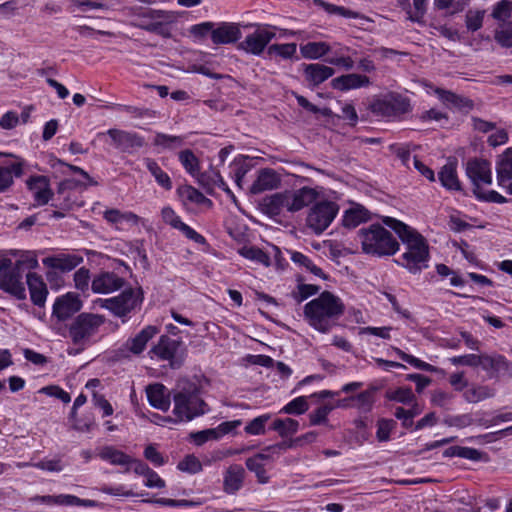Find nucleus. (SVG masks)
<instances>
[{
  "instance_id": "9d476101",
  "label": "nucleus",
  "mask_w": 512,
  "mask_h": 512,
  "mask_svg": "<svg viewBox=\"0 0 512 512\" xmlns=\"http://www.w3.org/2000/svg\"><path fill=\"white\" fill-rule=\"evenodd\" d=\"M160 329L155 325H147L133 337H129L120 347L114 351V358L118 361L128 360L133 356L141 355L149 341H151Z\"/></svg>"
},
{
  "instance_id": "ea45409f",
  "label": "nucleus",
  "mask_w": 512,
  "mask_h": 512,
  "mask_svg": "<svg viewBox=\"0 0 512 512\" xmlns=\"http://www.w3.org/2000/svg\"><path fill=\"white\" fill-rule=\"evenodd\" d=\"M299 422L292 418L276 419L271 425V429L278 432L281 437H287L298 431Z\"/></svg>"
},
{
  "instance_id": "de8ad7c7",
  "label": "nucleus",
  "mask_w": 512,
  "mask_h": 512,
  "mask_svg": "<svg viewBox=\"0 0 512 512\" xmlns=\"http://www.w3.org/2000/svg\"><path fill=\"white\" fill-rule=\"evenodd\" d=\"M240 254L245 257L246 259L256 261L258 263H261L265 266L270 265V258L269 256L260 248L258 247H243L240 250Z\"/></svg>"
},
{
  "instance_id": "e433bc0d",
  "label": "nucleus",
  "mask_w": 512,
  "mask_h": 512,
  "mask_svg": "<svg viewBox=\"0 0 512 512\" xmlns=\"http://www.w3.org/2000/svg\"><path fill=\"white\" fill-rule=\"evenodd\" d=\"M145 166L148 171L153 175L156 182L166 190L172 189V181L169 175L164 172L158 163L152 158H146L144 160Z\"/></svg>"
},
{
  "instance_id": "338daca9",
  "label": "nucleus",
  "mask_w": 512,
  "mask_h": 512,
  "mask_svg": "<svg viewBox=\"0 0 512 512\" xmlns=\"http://www.w3.org/2000/svg\"><path fill=\"white\" fill-rule=\"evenodd\" d=\"M320 290L318 285L313 284H299L298 285V294L295 295V299L298 302H302L308 297L315 295Z\"/></svg>"
},
{
  "instance_id": "a211bd4d",
  "label": "nucleus",
  "mask_w": 512,
  "mask_h": 512,
  "mask_svg": "<svg viewBox=\"0 0 512 512\" xmlns=\"http://www.w3.org/2000/svg\"><path fill=\"white\" fill-rule=\"evenodd\" d=\"M242 37L240 24L221 22L212 28L211 40L215 45H227L238 42Z\"/></svg>"
},
{
  "instance_id": "49530a36",
  "label": "nucleus",
  "mask_w": 512,
  "mask_h": 512,
  "mask_svg": "<svg viewBox=\"0 0 512 512\" xmlns=\"http://www.w3.org/2000/svg\"><path fill=\"white\" fill-rule=\"evenodd\" d=\"M174 21H175V15L172 12L170 20L169 19H161L159 21H155V25L146 27V31L155 33L164 38H170L172 36L170 24L173 23Z\"/></svg>"
},
{
  "instance_id": "dca6fc26",
  "label": "nucleus",
  "mask_w": 512,
  "mask_h": 512,
  "mask_svg": "<svg viewBox=\"0 0 512 512\" xmlns=\"http://www.w3.org/2000/svg\"><path fill=\"white\" fill-rule=\"evenodd\" d=\"M106 134L111 138L113 146L125 153H132L145 143L144 138L135 132L109 129Z\"/></svg>"
},
{
  "instance_id": "f704fd0d",
  "label": "nucleus",
  "mask_w": 512,
  "mask_h": 512,
  "mask_svg": "<svg viewBox=\"0 0 512 512\" xmlns=\"http://www.w3.org/2000/svg\"><path fill=\"white\" fill-rule=\"evenodd\" d=\"M370 219V213L361 205L347 210L343 216V225L347 228H355Z\"/></svg>"
},
{
  "instance_id": "aec40b11",
  "label": "nucleus",
  "mask_w": 512,
  "mask_h": 512,
  "mask_svg": "<svg viewBox=\"0 0 512 512\" xmlns=\"http://www.w3.org/2000/svg\"><path fill=\"white\" fill-rule=\"evenodd\" d=\"M125 283V279L114 272H101L93 278L91 289L97 294H109L122 289Z\"/></svg>"
},
{
  "instance_id": "412c9836",
  "label": "nucleus",
  "mask_w": 512,
  "mask_h": 512,
  "mask_svg": "<svg viewBox=\"0 0 512 512\" xmlns=\"http://www.w3.org/2000/svg\"><path fill=\"white\" fill-rule=\"evenodd\" d=\"M289 199V212H297L309 206L319 196L316 189L311 187H302L294 192H286Z\"/></svg>"
},
{
  "instance_id": "8fccbe9b",
  "label": "nucleus",
  "mask_w": 512,
  "mask_h": 512,
  "mask_svg": "<svg viewBox=\"0 0 512 512\" xmlns=\"http://www.w3.org/2000/svg\"><path fill=\"white\" fill-rule=\"evenodd\" d=\"M485 13V10H468L465 16L466 28L471 32L479 30L483 25Z\"/></svg>"
},
{
  "instance_id": "c756f323",
  "label": "nucleus",
  "mask_w": 512,
  "mask_h": 512,
  "mask_svg": "<svg viewBox=\"0 0 512 512\" xmlns=\"http://www.w3.org/2000/svg\"><path fill=\"white\" fill-rule=\"evenodd\" d=\"M279 184L280 178L273 169H263L251 185L250 192L252 194H259L266 190L277 188Z\"/></svg>"
},
{
  "instance_id": "f257e3e1",
  "label": "nucleus",
  "mask_w": 512,
  "mask_h": 512,
  "mask_svg": "<svg viewBox=\"0 0 512 512\" xmlns=\"http://www.w3.org/2000/svg\"><path fill=\"white\" fill-rule=\"evenodd\" d=\"M383 223L393 229L406 245L407 250L402 254V266L413 274L426 268L429 260V247L425 238L415 229L397 219L385 217Z\"/></svg>"
},
{
  "instance_id": "0e129e2a",
  "label": "nucleus",
  "mask_w": 512,
  "mask_h": 512,
  "mask_svg": "<svg viewBox=\"0 0 512 512\" xmlns=\"http://www.w3.org/2000/svg\"><path fill=\"white\" fill-rule=\"evenodd\" d=\"M479 360H480V355H476V354H466V355L454 356V357L450 358V362L453 365H464V366H469V367H473V368L479 367Z\"/></svg>"
},
{
  "instance_id": "09e8293b",
  "label": "nucleus",
  "mask_w": 512,
  "mask_h": 512,
  "mask_svg": "<svg viewBox=\"0 0 512 512\" xmlns=\"http://www.w3.org/2000/svg\"><path fill=\"white\" fill-rule=\"evenodd\" d=\"M512 14V1L510 0H501L498 2L491 13L493 19L506 23L507 19L510 18Z\"/></svg>"
},
{
  "instance_id": "a19ab883",
  "label": "nucleus",
  "mask_w": 512,
  "mask_h": 512,
  "mask_svg": "<svg viewBox=\"0 0 512 512\" xmlns=\"http://www.w3.org/2000/svg\"><path fill=\"white\" fill-rule=\"evenodd\" d=\"M153 144L163 149H175L181 147L184 144V138L181 136L156 133Z\"/></svg>"
},
{
  "instance_id": "b1692460",
  "label": "nucleus",
  "mask_w": 512,
  "mask_h": 512,
  "mask_svg": "<svg viewBox=\"0 0 512 512\" xmlns=\"http://www.w3.org/2000/svg\"><path fill=\"white\" fill-rule=\"evenodd\" d=\"M83 258L75 254H61L58 256L46 257L42 260L43 265L47 268L59 270L61 272H69L76 268Z\"/></svg>"
},
{
  "instance_id": "2eb2a0df",
  "label": "nucleus",
  "mask_w": 512,
  "mask_h": 512,
  "mask_svg": "<svg viewBox=\"0 0 512 512\" xmlns=\"http://www.w3.org/2000/svg\"><path fill=\"white\" fill-rule=\"evenodd\" d=\"M83 306L79 295L74 292H68L56 298L52 307V318L58 322H64L78 313Z\"/></svg>"
},
{
  "instance_id": "4be33fe9",
  "label": "nucleus",
  "mask_w": 512,
  "mask_h": 512,
  "mask_svg": "<svg viewBox=\"0 0 512 512\" xmlns=\"http://www.w3.org/2000/svg\"><path fill=\"white\" fill-rule=\"evenodd\" d=\"M96 456L114 466H128L132 464L133 458L113 445H104L96 449Z\"/></svg>"
},
{
  "instance_id": "5fc2aeb1",
  "label": "nucleus",
  "mask_w": 512,
  "mask_h": 512,
  "mask_svg": "<svg viewBox=\"0 0 512 512\" xmlns=\"http://www.w3.org/2000/svg\"><path fill=\"white\" fill-rule=\"evenodd\" d=\"M177 468L180 471L195 474L202 470V464L196 456L191 454L186 455L184 459L178 463Z\"/></svg>"
},
{
  "instance_id": "f03ea898",
  "label": "nucleus",
  "mask_w": 512,
  "mask_h": 512,
  "mask_svg": "<svg viewBox=\"0 0 512 512\" xmlns=\"http://www.w3.org/2000/svg\"><path fill=\"white\" fill-rule=\"evenodd\" d=\"M344 312L345 305L342 300L329 291L322 292L304 306L308 323L322 333H327L336 326Z\"/></svg>"
},
{
  "instance_id": "6e6552de",
  "label": "nucleus",
  "mask_w": 512,
  "mask_h": 512,
  "mask_svg": "<svg viewBox=\"0 0 512 512\" xmlns=\"http://www.w3.org/2000/svg\"><path fill=\"white\" fill-rule=\"evenodd\" d=\"M151 359L168 361L172 369L180 368L184 362L185 348L181 340L161 335L148 352Z\"/></svg>"
},
{
  "instance_id": "f8f14e48",
  "label": "nucleus",
  "mask_w": 512,
  "mask_h": 512,
  "mask_svg": "<svg viewBox=\"0 0 512 512\" xmlns=\"http://www.w3.org/2000/svg\"><path fill=\"white\" fill-rule=\"evenodd\" d=\"M339 210V206L332 201H321L316 203L309 211L306 223L316 234L325 231Z\"/></svg>"
},
{
  "instance_id": "cd10ccee",
  "label": "nucleus",
  "mask_w": 512,
  "mask_h": 512,
  "mask_svg": "<svg viewBox=\"0 0 512 512\" xmlns=\"http://www.w3.org/2000/svg\"><path fill=\"white\" fill-rule=\"evenodd\" d=\"M26 280L32 303L39 307H43L46 302L48 290L41 276L37 273L29 272L26 275Z\"/></svg>"
},
{
  "instance_id": "4c0bfd02",
  "label": "nucleus",
  "mask_w": 512,
  "mask_h": 512,
  "mask_svg": "<svg viewBox=\"0 0 512 512\" xmlns=\"http://www.w3.org/2000/svg\"><path fill=\"white\" fill-rule=\"evenodd\" d=\"M330 47L325 42H308L300 46V52L306 59H318L328 53Z\"/></svg>"
},
{
  "instance_id": "bf43d9fd",
  "label": "nucleus",
  "mask_w": 512,
  "mask_h": 512,
  "mask_svg": "<svg viewBox=\"0 0 512 512\" xmlns=\"http://www.w3.org/2000/svg\"><path fill=\"white\" fill-rule=\"evenodd\" d=\"M296 48L295 43L274 44L269 47L268 52L269 54L276 53L279 56L288 59L293 57L296 53Z\"/></svg>"
},
{
  "instance_id": "4d7b16f0",
  "label": "nucleus",
  "mask_w": 512,
  "mask_h": 512,
  "mask_svg": "<svg viewBox=\"0 0 512 512\" xmlns=\"http://www.w3.org/2000/svg\"><path fill=\"white\" fill-rule=\"evenodd\" d=\"M396 353L401 358V360L412 365L413 367H415L417 369H420L423 371H428V372H432L435 369L429 363H426V362L414 357L413 355L407 354L398 348L396 349Z\"/></svg>"
},
{
  "instance_id": "393cba45",
  "label": "nucleus",
  "mask_w": 512,
  "mask_h": 512,
  "mask_svg": "<svg viewBox=\"0 0 512 512\" xmlns=\"http://www.w3.org/2000/svg\"><path fill=\"white\" fill-rule=\"evenodd\" d=\"M245 474V470L241 465H230L223 476V490L227 494H235L242 488Z\"/></svg>"
},
{
  "instance_id": "37998d69",
  "label": "nucleus",
  "mask_w": 512,
  "mask_h": 512,
  "mask_svg": "<svg viewBox=\"0 0 512 512\" xmlns=\"http://www.w3.org/2000/svg\"><path fill=\"white\" fill-rule=\"evenodd\" d=\"M376 392V388L372 387L370 389H367L365 391H362L358 395L351 397V400L356 401V407L363 411V412H369L371 411L373 404H374V394Z\"/></svg>"
},
{
  "instance_id": "72a5a7b5",
  "label": "nucleus",
  "mask_w": 512,
  "mask_h": 512,
  "mask_svg": "<svg viewBox=\"0 0 512 512\" xmlns=\"http://www.w3.org/2000/svg\"><path fill=\"white\" fill-rule=\"evenodd\" d=\"M441 184L448 190H461V184L457 176L456 164L449 162L445 164L438 173Z\"/></svg>"
},
{
  "instance_id": "2f4dec72",
  "label": "nucleus",
  "mask_w": 512,
  "mask_h": 512,
  "mask_svg": "<svg viewBox=\"0 0 512 512\" xmlns=\"http://www.w3.org/2000/svg\"><path fill=\"white\" fill-rule=\"evenodd\" d=\"M177 194L184 204L193 203L197 205H212V201L209 198L191 185H182L178 187Z\"/></svg>"
},
{
  "instance_id": "69168bd1",
  "label": "nucleus",
  "mask_w": 512,
  "mask_h": 512,
  "mask_svg": "<svg viewBox=\"0 0 512 512\" xmlns=\"http://www.w3.org/2000/svg\"><path fill=\"white\" fill-rule=\"evenodd\" d=\"M321 4L325 8V10L330 14H337V15H340L345 18H357L358 17L357 12H354L350 9L343 7V6H337V5L329 4V3H325V2H321Z\"/></svg>"
},
{
  "instance_id": "603ef678",
  "label": "nucleus",
  "mask_w": 512,
  "mask_h": 512,
  "mask_svg": "<svg viewBox=\"0 0 512 512\" xmlns=\"http://www.w3.org/2000/svg\"><path fill=\"white\" fill-rule=\"evenodd\" d=\"M396 427V422L393 419L382 418L377 422L376 437L380 442H385L390 439L391 431Z\"/></svg>"
},
{
  "instance_id": "7ed1b4c3",
  "label": "nucleus",
  "mask_w": 512,
  "mask_h": 512,
  "mask_svg": "<svg viewBox=\"0 0 512 512\" xmlns=\"http://www.w3.org/2000/svg\"><path fill=\"white\" fill-rule=\"evenodd\" d=\"M200 389L195 382L180 379L173 396L175 416L174 422L191 421L208 411L207 404L200 397ZM165 422H172L170 417L162 418Z\"/></svg>"
},
{
  "instance_id": "473e14b6",
  "label": "nucleus",
  "mask_w": 512,
  "mask_h": 512,
  "mask_svg": "<svg viewBox=\"0 0 512 512\" xmlns=\"http://www.w3.org/2000/svg\"><path fill=\"white\" fill-rule=\"evenodd\" d=\"M179 161L181 162L187 173H189L192 176L199 175V183L201 185H205L206 174H199V161L195 154L190 149L183 150L179 153Z\"/></svg>"
},
{
  "instance_id": "13d9d810",
  "label": "nucleus",
  "mask_w": 512,
  "mask_h": 512,
  "mask_svg": "<svg viewBox=\"0 0 512 512\" xmlns=\"http://www.w3.org/2000/svg\"><path fill=\"white\" fill-rule=\"evenodd\" d=\"M334 409V406L331 404H324L318 407L315 411L310 413V423L312 425H319L325 423L327 421L328 414Z\"/></svg>"
},
{
  "instance_id": "0eeeda50",
  "label": "nucleus",
  "mask_w": 512,
  "mask_h": 512,
  "mask_svg": "<svg viewBox=\"0 0 512 512\" xmlns=\"http://www.w3.org/2000/svg\"><path fill=\"white\" fill-rule=\"evenodd\" d=\"M142 302V290L131 287L124 289L118 296L97 300L101 308L109 310L114 316L122 319L127 317L136 308H139Z\"/></svg>"
},
{
  "instance_id": "6ab92c4d",
  "label": "nucleus",
  "mask_w": 512,
  "mask_h": 512,
  "mask_svg": "<svg viewBox=\"0 0 512 512\" xmlns=\"http://www.w3.org/2000/svg\"><path fill=\"white\" fill-rule=\"evenodd\" d=\"M27 188L33 193L34 206H44L52 199L54 192L49 179L43 175L31 176L26 181Z\"/></svg>"
},
{
  "instance_id": "7c9ffc66",
  "label": "nucleus",
  "mask_w": 512,
  "mask_h": 512,
  "mask_svg": "<svg viewBox=\"0 0 512 512\" xmlns=\"http://www.w3.org/2000/svg\"><path fill=\"white\" fill-rule=\"evenodd\" d=\"M497 181L501 187L512 180V147L507 148L500 156L496 165Z\"/></svg>"
},
{
  "instance_id": "a18cd8bd",
  "label": "nucleus",
  "mask_w": 512,
  "mask_h": 512,
  "mask_svg": "<svg viewBox=\"0 0 512 512\" xmlns=\"http://www.w3.org/2000/svg\"><path fill=\"white\" fill-rule=\"evenodd\" d=\"M385 397L390 401H396L402 404H409L415 400V396L409 387L389 390L386 392Z\"/></svg>"
},
{
  "instance_id": "9b49d317",
  "label": "nucleus",
  "mask_w": 512,
  "mask_h": 512,
  "mask_svg": "<svg viewBox=\"0 0 512 512\" xmlns=\"http://www.w3.org/2000/svg\"><path fill=\"white\" fill-rule=\"evenodd\" d=\"M373 114L385 118H396L411 111L410 100L397 93H390L384 98L374 100L370 105Z\"/></svg>"
},
{
  "instance_id": "f3484780",
  "label": "nucleus",
  "mask_w": 512,
  "mask_h": 512,
  "mask_svg": "<svg viewBox=\"0 0 512 512\" xmlns=\"http://www.w3.org/2000/svg\"><path fill=\"white\" fill-rule=\"evenodd\" d=\"M6 156L16 159L10 165H0V194L8 192L14 185V178H19L24 174L25 160L12 153L5 154Z\"/></svg>"
},
{
  "instance_id": "5701e85b",
  "label": "nucleus",
  "mask_w": 512,
  "mask_h": 512,
  "mask_svg": "<svg viewBox=\"0 0 512 512\" xmlns=\"http://www.w3.org/2000/svg\"><path fill=\"white\" fill-rule=\"evenodd\" d=\"M370 84L371 81L368 76L357 73L341 75L331 80L332 88L339 91L368 87Z\"/></svg>"
},
{
  "instance_id": "864d4df0",
  "label": "nucleus",
  "mask_w": 512,
  "mask_h": 512,
  "mask_svg": "<svg viewBox=\"0 0 512 512\" xmlns=\"http://www.w3.org/2000/svg\"><path fill=\"white\" fill-rule=\"evenodd\" d=\"M270 419L269 414H263L254 418L245 426V432L250 435H262L265 433V424Z\"/></svg>"
},
{
  "instance_id": "79ce46f5",
  "label": "nucleus",
  "mask_w": 512,
  "mask_h": 512,
  "mask_svg": "<svg viewBox=\"0 0 512 512\" xmlns=\"http://www.w3.org/2000/svg\"><path fill=\"white\" fill-rule=\"evenodd\" d=\"M494 39L503 48L512 47V21L500 24L495 30Z\"/></svg>"
},
{
  "instance_id": "39448f33",
  "label": "nucleus",
  "mask_w": 512,
  "mask_h": 512,
  "mask_svg": "<svg viewBox=\"0 0 512 512\" xmlns=\"http://www.w3.org/2000/svg\"><path fill=\"white\" fill-rule=\"evenodd\" d=\"M362 250L374 256L394 255L399 249L396 238L380 224H372L358 231Z\"/></svg>"
},
{
  "instance_id": "a878e982",
  "label": "nucleus",
  "mask_w": 512,
  "mask_h": 512,
  "mask_svg": "<svg viewBox=\"0 0 512 512\" xmlns=\"http://www.w3.org/2000/svg\"><path fill=\"white\" fill-rule=\"evenodd\" d=\"M149 404L161 411H168L170 407V395L166 387L161 383L150 384L146 387Z\"/></svg>"
},
{
  "instance_id": "ddd939ff",
  "label": "nucleus",
  "mask_w": 512,
  "mask_h": 512,
  "mask_svg": "<svg viewBox=\"0 0 512 512\" xmlns=\"http://www.w3.org/2000/svg\"><path fill=\"white\" fill-rule=\"evenodd\" d=\"M275 36L276 34L270 26L258 25L253 33L247 35L243 41L237 44V49L258 56L263 53Z\"/></svg>"
},
{
  "instance_id": "680f3d73",
  "label": "nucleus",
  "mask_w": 512,
  "mask_h": 512,
  "mask_svg": "<svg viewBox=\"0 0 512 512\" xmlns=\"http://www.w3.org/2000/svg\"><path fill=\"white\" fill-rule=\"evenodd\" d=\"M89 280H90V272H89V269H87L85 267L79 268L74 273L75 287L82 292H85L86 290H88Z\"/></svg>"
},
{
  "instance_id": "e2e57ef3",
  "label": "nucleus",
  "mask_w": 512,
  "mask_h": 512,
  "mask_svg": "<svg viewBox=\"0 0 512 512\" xmlns=\"http://www.w3.org/2000/svg\"><path fill=\"white\" fill-rule=\"evenodd\" d=\"M425 2L426 0H413L414 11L411 9L407 11V19L412 22H422V18L426 11Z\"/></svg>"
},
{
  "instance_id": "1a4fd4ad",
  "label": "nucleus",
  "mask_w": 512,
  "mask_h": 512,
  "mask_svg": "<svg viewBox=\"0 0 512 512\" xmlns=\"http://www.w3.org/2000/svg\"><path fill=\"white\" fill-rule=\"evenodd\" d=\"M24 261L18 260L13 266L9 258L0 259V288L18 299L25 298V287L22 282L21 268Z\"/></svg>"
},
{
  "instance_id": "c9c22d12",
  "label": "nucleus",
  "mask_w": 512,
  "mask_h": 512,
  "mask_svg": "<svg viewBox=\"0 0 512 512\" xmlns=\"http://www.w3.org/2000/svg\"><path fill=\"white\" fill-rule=\"evenodd\" d=\"M495 389L487 385L472 386L463 393L464 399L469 403H477L495 396Z\"/></svg>"
},
{
  "instance_id": "58836bf2",
  "label": "nucleus",
  "mask_w": 512,
  "mask_h": 512,
  "mask_svg": "<svg viewBox=\"0 0 512 512\" xmlns=\"http://www.w3.org/2000/svg\"><path fill=\"white\" fill-rule=\"evenodd\" d=\"M317 438V433L314 431H310L306 434H303L299 437L291 439L289 442H282L279 444H275L267 448V450H285L287 448H295L301 447L305 444L313 443Z\"/></svg>"
},
{
  "instance_id": "774afa93",
  "label": "nucleus",
  "mask_w": 512,
  "mask_h": 512,
  "mask_svg": "<svg viewBox=\"0 0 512 512\" xmlns=\"http://www.w3.org/2000/svg\"><path fill=\"white\" fill-rule=\"evenodd\" d=\"M161 216H162L163 221L166 224H168L171 227H173L174 229H177L180 226V224L182 223L180 217L169 206L164 207L162 209Z\"/></svg>"
},
{
  "instance_id": "bb28decb",
  "label": "nucleus",
  "mask_w": 512,
  "mask_h": 512,
  "mask_svg": "<svg viewBox=\"0 0 512 512\" xmlns=\"http://www.w3.org/2000/svg\"><path fill=\"white\" fill-rule=\"evenodd\" d=\"M306 81L312 86H318L332 77L335 70L320 63L303 64Z\"/></svg>"
},
{
  "instance_id": "6e6d98bb",
  "label": "nucleus",
  "mask_w": 512,
  "mask_h": 512,
  "mask_svg": "<svg viewBox=\"0 0 512 512\" xmlns=\"http://www.w3.org/2000/svg\"><path fill=\"white\" fill-rule=\"evenodd\" d=\"M309 408L307 400L304 396L297 397L285 405L282 409L284 413L301 415Z\"/></svg>"
},
{
  "instance_id": "052dcab7",
  "label": "nucleus",
  "mask_w": 512,
  "mask_h": 512,
  "mask_svg": "<svg viewBox=\"0 0 512 512\" xmlns=\"http://www.w3.org/2000/svg\"><path fill=\"white\" fill-rule=\"evenodd\" d=\"M191 438L193 439L194 443L198 446L203 445L205 442L209 440H218V432L216 431V428H210L201 430L198 432L191 433Z\"/></svg>"
},
{
  "instance_id": "c03bdc74",
  "label": "nucleus",
  "mask_w": 512,
  "mask_h": 512,
  "mask_svg": "<svg viewBox=\"0 0 512 512\" xmlns=\"http://www.w3.org/2000/svg\"><path fill=\"white\" fill-rule=\"evenodd\" d=\"M291 260L300 266L305 267L308 271L313 273L315 276L326 279V275L321 268L317 267L313 262L301 252L294 251L291 253Z\"/></svg>"
},
{
  "instance_id": "c85d7f7f",
  "label": "nucleus",
  "mask_w": 512,
  "mask_h": 512,
  "mask_svg": "<svg viewBox=\"0 0 512 512\" xmlns=\"http://www.w3.org/2000/svg\"><path fill=\"white\" fill-rule=\"evenodd\" d=\"M289 199L287 193H276L265 197L260 206L263 213L270 217L279 216L284 209L289 211Z\"/></svg>"
},
{
  "instance_id": "3c124183",
  "label": "nucleus",
  "mask_w": 512,
  "mask_h": 512,
  "mask_svg": "<svg viewBox=\"0 0 512 512\" xmlns=\"http://www.w3.org/2000/svg\"><path fill=\"white\" fill-rule=\"evenodd\" d=\"M260 457H250L246 459V467L251 472H254L257 480L261 484H265L269 481V477L264 468V464L259 462Z\"/></svg>"
},
{
  "instance_id": "4468645a",
  "label": "nucleus",
  "mask_w": 512,
  "mask_h": 512,
  "mask_svg": "<svg viewBox=\"0 0 512 512\" xmlns=\"http://www.w3.org/2000/svg\"><path fill=\"white\" fill-rule=\"evenodd\" d=\"M479 366L490 379L512 377V361L502 354L496 352L480 354Z\"/></svg>"
},
{
  "instance_id": "20e7f679",
  "label": "nucleus",
  "mask_w": 512,
  "mask_h": 512,
  "mask_svg": "<svg viewBox=\"0 0 512 512\" xmlns=\"http://www.w3.org/2000/svg\"><path fill=\"white\" fill-rule=\"evenodd\" d=\"M466 175L473 185L475 197L484 202L503 204L507 199L495 190L485 191L482 184L492 183L491 163L481 158H472L466 163Z\"/></svg>"
},
{
  "instance_id": "423d86ee",
  "label": "nucleus",
  "mask_w": 512,
  "mask_h": 512,
  "mask_svg": "<svg viewBox=\"0 0 512 512\" xmlns=\"http://www.w3.org/2000/svg\"><path fill=\"white\" fill-rule=\"evenodd\" d=\"M104 323L103 315L83 312L69 324L68 335L74 345H84L98 333Z\"/></svg>"
}]
</instances>
